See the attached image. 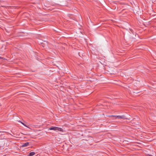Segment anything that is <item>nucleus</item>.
Masks as SVG:
<instances>
[{"mask_svg":"<svg viewBox=\"0 0 156 156\" xmlns=\"http://www.w3.org/2000/svg\"><path fill=\"white\" fill-rule=\"evenodd\" d=\"M49 130H53L55 131L58 130L60 131H62V129L61 128L57 127H52L49 128Z\"/></svg>","mask_w":156,"mask_h":156,"instance_id":"1","label":"nucleus"},{"mask_svg":"<svg viewBox=\"0 0 156 156\" xmlns=\"http://www.w3.org/2000/svg\"><path fill=\"white\" fill-rule=\"evenodd\" d=\"M109 117H115V118L119 119H126L125 116L124 115H111L109 116Z\"/></svg>","mask_w":156,"mask_h":156,"instance_id":"2","label":"nucleus"},{"mask_svg":"<svg viewBox=\"0 0 156 156\" xmlns=\"http://www.w3.org/2000/svg\"><path fill=\"white\" fill-rule=\"evenodd\" d=\"M29 144V142H26L24 144H23L22 145V147H26L27 146H28Z\"/></svg>","mask_w":156,"mask_h":156,"instance_id":"3","label":"nucleus"},{"mask_svg":"<svg viewBox=\"0 0 156 156\" xmlns=\"http://www.w3.org/2000/svg\"><path fill=\"white\" fill-rule=\"evenodd\" d=\"M35 154V153L34 152H32L30 153L28 156H32Z\"/></svg>","mask_w":156,"mask_h":156,"instance_id":"4","label":"nucleus"},{"mask_svg":"<svg viewBox=\"0 0 156 156\" xmlns=\"http://www.w3.org/2000/svg\"><path fill=\"white\" fill-rule=\"evenodd\" d=\"M19 122H21L23 125L24 124V123H23L21 122L20 121H19Z\"/></svg>","mask_w":156,"mask_h":156,"instance_id":"5","label":"nucleus"},{"mask_svg":"<svg viewBox=\"0 0 156 156\" xmlns=\"http://www.w3.org/2000/svg\"><path fill=\"white\" fill-rule=\"evenodd\" d=\"M24 125L26 127H28L27 126L26 124H24L23 125Z\"/></svg>","mask_w":156,"mask_h":156,"instance_id":"6","label":"nucleus"},{"mask_svg":"<svg viewBox=\"0 0 156 156\" xmlns=\"http://www.w3.org/2000/svg\"><path fill=\"white\" fill-rule=\"evenodd\" d=\"M24 125L26 127H28L27 126L26 124H24L23 125Z\"/></svg>","mask_w":156,"mask_h":156,"instance_id":"7","label":"nucleus"},{"mask_svg":"<svg viewBox=\"0 0 156 156\" xmlns=\"http://www.w3.org/2000/svg\"><path fill=\"white\" fill-rule=\"evenodd\" d=\"M130 31L132 32L133 33L132 30H130Z\"/></svg>","mask_w":156,"mask_h":156,"instance_id":"8","label":"nucleus"},{"mask_svg":"<svg viewBox=\"0 0 156 156\" xmlns=\"http://www.w3.org/2000/svg\"><path fill=\"white\" fill-rule=\"evenodd\" d=\"M149 156H153L152 155H149Z\"/></svg>","mask_w":156,"mask_h":156,"instance_id":"9","label":"nucleus"},{"mask_svg":"<svg viewBox=\"0 0 156 156\" xmlns=\"http://www.w3.org/2000/svg\"><path fill=\"white\" fill-rule=\"evenodd\" d=\"M1 147L0 146V148H1Z\"/></svg>","mask_w":156,"mask_h":156,"instance_id":"10","label":"nucleus"}]
</instances>
